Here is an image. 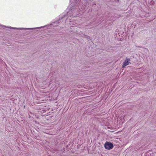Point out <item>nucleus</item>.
Instances as JSON below:
<instances>
[{"mask_svg": "<svg viewBox=\"0 0 156 156\" xmlns=\"http://www.w3.org/2000/svg\"><path fill=\"white\" fill-rule=\"evenodd\" d=\"M59 20L58 21V23H59V22H59Z\"/></svg>", "mask_w": 156, "mask_h": 156, "instance_id": "nucleus-6", "label": "nucleus"}, {"mask_svg": "<svg viewBox=\"0 0 156 156\" xmlns=\"http://www.w3.org/2000/svg\"><path fill=\"white\" fill-rule=\"evenodd\" d=\"M80 0H70L72 2L70 7L67 8L69 10L68 14L72 13L73 16H80V14H82L85 11V6L84 5L82 6H79L78 8H76L77 5L80 3Z\"/></svg>", "mask_w": 156, "mask_h": 156, "instance_id": "nucleus-1", "label": "nucleus"}, {"mask_svg": "<svg viewBox=\"0 0 156 156\" xmlns=\"http://www.w3.org/2000/svg\"><path fill=\"white\" fill-rule=\"evenodd\" d=\"M150 4L151 5H153V2L152 1L151 2H150Z\"/></svg>", "mask_w": 156, "mask_h": 156, "instance_id": "nucleus-5", "label": "nucleus"}, {"mask_svg": "<svg viewBox=\"0 0 156 156\" xmlns=\"http://www.w3.org/2000/svg\"><path fill=\"white\" fill-rule=\"evenodd\" d=\"M130 61L129 59L127 58L123 63V67H124L129 65L130 63Z\"/></svg>", "mask_w": 156, "mask_h": 156, "instance_id": "nucleus-3", "label": "nucleus"}, {"mask_svg": "<svg viewBox=\"0 0 156 156\" xmlns=\"http://www.w3.org/2000/svg\"><path fill=\"white\" fill-rule=\"evenodd\" d=\"M105 148L108 150H110L113 147V144L109 142H106L104 145Z\"/></svg>", "mask_w": 156, "mask_h": 156, "instance_id": "nucleus-2", "label": "nucleus"}, {"mask_svg": "<svg viewBox=\"0 0 156 156\" xmlns=\"http://www.w3.org/2000/svg\"><path fill=\"white\" fill-rule=\"evenodd\" d=\"M12 28L13 29H21V30H22V29H27V30H28V29H33V28H14V27H13Z\"/></svg>", "mask_w": 156, "mask_h": 156, "instance_id": "nucleus-4", "label": "nucleus"}]
</instances>
